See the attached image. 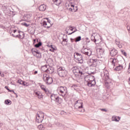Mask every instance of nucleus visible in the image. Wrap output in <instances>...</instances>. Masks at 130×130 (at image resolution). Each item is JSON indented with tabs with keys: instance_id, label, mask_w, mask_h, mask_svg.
Listing matches in <instances>:
<instances>
[{
	"instance_id": "f257e3e1",
	"label": "nucleus",
	"mask_w": 130,
	"mask_h": 130,
	"mask_svg": "<svg viewBox=\"0 0 130 130\" xmlns=\"http://www.w3.org/2000/svg\"><path fill=\"white\" fill-rule=\"evenodd\" d=\"M57 92L60 95V96L64 97V96L67 95V93H68V90L67 89L66 87L60 86L57 88Z\"/></svg>"
},
{
	"instance_id": "f03ea898",
	"label": "nucleus",
	"mask_w": 130,
	"mask_h": 130,
	"mask_svg": "<svg viewBox=\"0 0 130 130\" xmlns=\"http://www.w3.org/2000/svg\"><path fill=\"white\" fill-rule=\"evenodd\" d=\"M73 72L75 75L76 77H78L79 75L82 76L85 74V70L82 68H78L77 67H74L73 70Z\"/></svg>"
},
{
	"instance_id": "7ed1b4c3",
	"label": "nucleus",
	"mask_w": 130,
	"mask_h": 130,
	"mask_svg": "<svg viewBox=\"0 0 130 130\" xmlns=\"http://www.w3.org/2000/svg\"><path fill=\"white\" fill-rule=\"evenodd\" d=\"M43 119H44V114L42 111H38L37 113L36 121L40 123L42 122Z\"/></svg>"
},
{
	"instance_id": "20e7f679",
	"label": "nucleus",
	"mask_w": 130,
	"mask_h": 130,
	"mask_svg": "<svg viewBox=\"0 0 130 130\" xmlns=\"http://www.w3.org/2000/svg\"><path fill=\"white\" fill-rule=\"evenodd\" d=\"M43 79L45 83H46L47 85H50L52 84V83L53 82V80L52 79V77L49 76V75L46 74H44L43 75Z\"/></svg>"
},
{
	"instance_id": "39448f33",
	"label": "nucleus",
	"mask_w": 130,
	"mask_h": 130,
	"mask_svg": "<svg viewBox=\"0 0 130 130\" xmlns=\"http://www.w3.org/2000/svg\"><path fill=\"white\" fill-rule=\"evenodd\" d=\"M57 73L59 77H66L68 74V71L64 70V68L61 67L57 69Z\"/></svg>"
},
{
	"instance_id": "423d86ee",
	"label": "nucleus",
	"mask_w": 130,
	"mask_h": 130,
	"mask_svg": "<svg viewBox=\"0 0 130 130\" xmlns=\"http://www.w3.org/2000/svg\"><path fill=\"white\" fill-rule=\"evenodd\" d=\"M101 77L103 80H104L106 82L109 80V73L107 70H104L103 72L101 74Z\"/></svg>"
},
{
	"instance_id": "0eeeda50",
	"label": "nucleus",
	"mask_w": 130,
	"mask_h": 130,
	"mask_svg": "<svg viewBox=\"0 0 130 130\" xmlns=\"http://www.w3.org/2000/svg\"><path fill=\"white\" fill-rule=\"evenodd\" d=\"M74 58H76L77 59L79 63H83L84 62V60H83V56L82 55L78 52L74 53Z\"/></svg>"
},
{
	"instance_id": "6e6552de",
	"label": "nucleus",
	"mask_w": 130,
	"mask_h": 130,
	"mask_svg": "<svg viewBox=\"0 0 130 130\" xmlns=\"http://www.w3.org/2000/svg\"><path fill=\"white\" fill-rule=\"evenodd\" d=\"M50 97H51V100H53V101H55V102H57V103H58L59 104H60V103L62 102V100L54 94H51Z\"/></svg>"
},
{
	"instance_id": "1a4fd4ad",
	"label": "nucleus",
	"mask_w": 130,
	"mask_h": 130,
	"mask_svg": "<svg viewBox=\"0 0 130 130\" xmlns=\"http://www.w3.org/2000/svg\"><path fill=\"white\" fill-rule=\"evenodd\" d=\"M17 33H18V35H15L14 34H12V36L13 37H16L17 38L18 37V38L20 39H24V38H25V34L24 33V32L18 30L17 31Z\"/></svg>"
},
{
	"instance_id": "9d476101",
	"label": "nucleus",
	"mask_w": 130,
	"mask_h": 130,
	"mask_svg": "<svg viewBox=\"0 0 130 130\" xmlns=\"http://www.w3.org/2000/svg\"><path fill=\"white\" fill-rule=\"evenodd\" d=\"M82 53L87 55V56H91L92 55V51L87 48H84L81 50Z\"/></svg>"
},
{
	"instance_id": "9b49d317",
	"label": "nucleus",
	"mask_w": 130,
	"mask_h": 130,
	"mask_svg": "<svg viewBox=\"0 0 130 130\" xmlns=\"http://www.w3.org/2000/svg\"><path fill=\"white\" fill-rule=\"evenodd\" d=\"M86 85H87L88 87H94V86L96 85V81H95V78H93V79H91V80L86 83Z\"/></svg>"
},
{
	"instance_id": "f8f14e48",
	"label": "nucleus",
	"mask_w": 130,
	"mask_h": 130,
	"mask_svg": "<svg viewBox=\"0 0 130 130\" xmlns=\"http://www.w3.org/2000/svg\"><path fill=\"white\" fill-rule=\"evenodd\" d=\"M102 41V38H101V36L99 35H95V39L94 40V42L95 44H99L100 42Z\"/></svg>"
},
{
	"instance_id": "ddd939ff",
	"label": "nucleus",
	"mask_w": 130,
	"mask_h": 130,
	"mask_svg": "<svg viewBox=\"0 0 130 130\" xmlns=\"http://www.w3.org/2000/svg\"><path fill=\"white\" fill-rule=\"evenodd\" d=\"M110 61H111V63H112V66L113 68V69H114V67L116 66H117V63H118V60L116 58H112L110 60Z\"/></svg>"
},
{
	"instance_id": "4468645a",
	"label": "nucleus",
	"mask_w": 130,
	"mask_h": 130,
	"mask_svg": "<svg viewBox=\"0 0 130 130\" xmlns=\"http://www.w3.org/2000/svg\"><path fill=\"white\" fill-rule=\"evenodd\" d=\"M34 94L36 97H37L39 99L42 100V99L43 98V95H42L41 92H40V91H35Z\"/></svg>"
},
{
	"instance_id": "2eb2a0df",
	"label": "nucleus",
	"mask_w": 130,
	"mask_h": 130,
	"mask_svg": "<svg viewBox=\"0 0 130 130\" xmlns=\"http://www.w3.org/2000/svg\"><path fill=\"white\" fill-rule=\"evenodd\" d=\"M94 77L91 75H87L84 78L85 81L86 82V83H88V82H90L92 80H94Z\"/></svg>"
},
{
	"instance_id": "dca6fc26",
	"label": "nucleus",
	"mask_w": 130,
	"mask_h": 130,
	"mask_svg": "<svg viewBox=\"0 0 130 130\" xmlns=\"http://www.w3.org/2000/svg\"><path fill=\"white\" fill-rule=\"evenodd\" d=\"M98 55H100L101 57H102V55H103L104 53V49L102 48H99L96 50Z\"/></svg>"
},
{
	"instance_id": "f3484780",
	"label": "nucleus",
	"mask_w": 130,
	"mask_h": 130,
	"mask_svg": "<svg viewBox=\"0 0 130 130\" xmlns=\"http://www.w3.org/2000/svg\"><path fill=\"white\" fill-rule=\"evenodd\" d=\"M111 56H115V55H117V50L115 49H113L110 53Z\"/></svg>"
},
{
	"instance_id": "a211bd4d",
	"label": "nucleus",
	"mask_w": 130,
	"mask_h": 130,
	"mask_svg": "<svg viewBox=\"0 0 130 130\" xmlns=\"http://www.w3.org/2000/svg\"><path fill=\"white\" fill-rule=\"evenodd\" d=\"M48 69L47 71V74H53L54 72V69L53 67H50V66H48Z\"/></svg>"
},
{
	"instance_id": "6ab92c4d",
	"label": "nucleus",
	"mask_w": 130,
	"mask_h": 130,
	"mask_svg": "<svg viewBox=\"0 0 130 130\" xmlns=\"http://www.w3.org/2000/svg\"><path fill=\"white\" fill-rule=\"evenodd\" d=\"M46 10V5L43 4L40 6L39 10L41 12H44Z\"/></svg>"
},
{
	"instance_id": "aec40b11",
	"label": "nucleus",
	"mask_w": 130,
	"mask_h": 130,
	"mask_svg": "<svg viewBox=\"0 0 130 130\" xmlns=\"http://www.w3.org/2000/svg\"><path fill=\"white\" fill-rule=\"evenodd\" d=\"M98 59H90V62H92L93 64V66H94V67H96V66H97V64L98 63Z\"/></svg>"
},
{
	"instance_id": "412c9836",
	"label": "nucleus",
	"mask_w": 130,
	"mask_h": 130,
	"mask_svg": "<svg viewBox=\"0 0 130 130\" xmlns=\"http://www.w3.org/2000/svg\"><path fill=\"white\" fill-rule=\"evenodd\" d=\"M43 25L44 27H45V28H47V29H48V28H50L51 26H52V24H50L49 25V23H47V22L43 21Z\"/></svg>"
},
{
	"instance_id": "4be33fe9",
	"label": "nucleus",
	"mask_w": 130,
	"mask_h": 130,
	"mask_svg": "<svg viewBox=\"0 0 130 130\" xmlns=\"http://www.w3.org/2000/svg\"><path fill=\"white\" fill-rule=\"evenodd\" d=\"M115 42L117 45L119 47V48H122V45H121L122 43H120V41H119L118 39H116Z\"/></svg>"
},
{
	"instance_id": "5701e85b",
	"label": "nucleus",
	"mask_w": 130,
	"mask_h": 130,
	"mask_svg": "<svg viewBox=\"0 0 130 130\" xmlns=\"http://www.w3.org/2000/svg\"><path fill=\"white\" fill-rule=\"evenodd\" d=\"M40 87H41V88L42 89V90H43V91H44L45 92V93H46V94H48V93H49L48 89H47V88H46V86H45L44 85H41Z\"/></svg>"
},
{
	"instance_id": "b1692460",
	"label": "nucleus",
	"mask_w": 130,
	"mask_h": 130,
	"mask_svg": "<svg viewBox=\"0 0 130 130\" xmlns=\"http://www.w3.org/2000/svg\"><path fill=\"white\" fill-rule=\"evenodd\" d=\"M32 17V14L31 13H27L24 16V19L27 20V21H29L30 19H31V17Z\"/></svg>"
},
{
	"instance_id": "393cba45",
	"label": "nucleus",
	"mask_w": 130,
	"mask_h": 130,
	"mask_svg": "<svg viewBox=\"0 0 130 130\" xmlns=\"http://www.w3.org/2000/svg\"><path fill=\"white\" fill-rule=\"evenodd\" d=\"M53 2L56 6H59L61 4L62 0H53Z\"/></svg>"
},
{
	"instance_id": "a878e982",
	"label": "nucleus",
	"mask_w": 130,
	"mask_h": 130,
	"mask_svg": "<svg viewBox=\"0 0 130 130\" xmlns=\"http://www.w3.org/2000/svg\"><path fill=\"white\" fill-rule=\"evenodd\" d=\"M41 70L42 72H44L45 73H47V70H48V66H47V65L43 66L41 68Z\"/></svg>"
},
{
	"instance_id": "bb28decb",
	"label": "nucleus",
	"mask_w": 130,
	"mask_h": 130,
	"mask_svg": "<svg viewBox=\"0 0 130 130\" xmlns=\"http://www.w3.org/2000/svg\"><path fill=\"white\" fill-rule=\"evenodd\" d=\"M123 69V66L119 64L118 66L116 67L115 69V71H121V70Z\"/></svg>"
},
{
	"instance_id": "cd10ccee",
	"label": "nucleus",
	"mask_w": 130,
	"mask_h": 130,
	"mask_svg": "<svg viewBox=\"0 0 130 130\" xmlns=\"http://www.w3.org/2000/svg\"><path fill=\"white\" fill-rule=\"evenodd\" d=\"M79 103H80L81 106H78V111H80V112H84L85 110H80L81 108H83V102H79Z\"/></svg>"
},
{
	"instance_id": "c85d7f7f",
	"label": "nucleus",
	"mask_w": 130,
	"mask_h": 130,
	"mask_svg": "<svg viewBox=\"0 0 130 130\" xmlns=\"http://www.w3.org/2000/svg\"><path fill=\"white\" fill-rule=\"evenodd\" d=\"M49 47H50V51H51L52 52H53L54 51V50H56V48L55 47V46H53L52 45H51L50 46H49Z\"/></svg>"
},
{
	"instance_id": "c756f323",
	"label": "nucleus",
	"mask_w": 130,
	"mask_h": 130,
	"mask_svg": "<svg viewBox=\"0 0 130 130\" xmlns=\"http://www.w3.org/2000/svg\"><path fill=\"white\" fill-rule=\"evenodd\" d=\"M112 119L114 121L118 122V121H119V120H120V117H112Z\"/></svg>"
},
{
	"instance_id": "7c9ffc66",
	"label": "nucleus",
	"mask_w": 130,
	"mask_h": 130,
	"mask_svg": "<svg viewBox=\"0 0 130 130\" xmlns=\"http://www.w3.org/2000/svg\"><path fill=\"white\" fill-rule=\"evenodd\" d=\"M5 103L7 105H11L12 104V101H11L10 100H6L5 101Z\"/></svg>"
},
{
	"instance_id": "2f4dec72",
	"label": "nucleus",
	"mask_w": 130,
	"mask_h": 130,
	"mask_svg": "<svg viewBox=\"0 0 130 130\" xmlns=\"http://www.w3.org/2000/svg\"><path fill=\"white\" fill-rule=\"evenodd\" d=\"M31 52H32V54H34V55H35L37 53L39 52L38 50L36 49H32L31 50Z\"/></svg>"
},
{
	"instance_id": "473e14b6",
	"label": "nucleus",
	"mask_w": 130,
	"mask_h": 130,
	"mask_svg": "<svg viewBox=\"0 0 130 130\" xmlns=\"http://www.w3.org/2000/svg\"><path fill=\"white\" fill-rule=\"evenodd\" d=\"M71 7V8H69V11H70V12H73L74 11V8H75V6H74L73 5L70 4V5H69Z\"/></svg>"
},
{
	"instance_id": "72a5a7b5",
	"label": "nucleus",
	"mask_w": 130,
	"mask_h": 130,
	"mask_svg": "<svg viewBox=\"0 0 130 130\" xmlns=\"http://www.w3.org/2000/svg\"><path fill=\"white\" fill-rule=\"evenodd\" d=\"M41 45H42V43H41V42H39L38 44L35 45V47H36L37 48H38V47H40Z\"/></svg>"
},
{
	"instance_id": "f704fd0d",
	"label": "nucleus",
	"mask_w": 130,
	"mask_h": 130,
	"mask_svg": "<svg viewBox=\"0 0 130 130\" xmlns=\"http://www.w3.org/2000/svg\"><path fill=\"white\" fill-rule=\"evenodd\" d=\"M35 56H36V57H37L38 58H41V53L39 52L38 53H37V54H36Z\"/></svg>"
},
{
	"instance_id": "c9c22d12",
	"label": "nucleus",
	"mask_w": 130,
	"mask_h": 130,
	"mask_svg": "<svg viewBox=\"0 0 130 130\" xmlns=\"http://www.w3.org/2000/svg\"><path fill=\"white\" fill-rule=\"evenodd\" d=\"M5 89H6V90H8V92H13V93H14V94H15V95H17V93L16 92H15V91L14 90H10V89H9L8 86H5Z\"/></svg>"
},
{
	"instance_id": "e433bc0d",
	"label": "nucleus",
	"mask_w": 130,
	"mask_h": 130,
	"mask_svg": "<svg viewBox=\"0 0 130 130\" xmlns=\"http://www.w3.org/2000/svg\"><path fill=\"white\" fill-rule=\"evenodd\" d=\"M81 36H79L78 37H77L76 38H75V42H79V41H81Z\"/></svg>"
},
{
	"instance_id": "4c0bfd02",
	"label": "nucleus",
	"mask_w": 130,
	"mask_h": 130,
	"mask_svg": "<svg viewBox=\"0 0 130 130\" xmlns=\"http://www.w3.org/2000/svg\"><path fill=\"white\" fill-rule=\"evenodd\" d=\"M38 128H39V129H40V130H44V127H43V125H42V124H40L38 126Z\"/></svg>"
},
{
	"instance_id": "58836bf2",
	"label": "nucleus",
	"mask_w": 130,
	"mask_h": 130,
	"mask_svg": "<svg viewBox=\"0 0 130 130\" xmlns=\"http://www.w3.org/2000/svg\"><path fill=\"white\" fill-rule=\"evenodd\" d=\"M95 38H96V36H94V35H92L91 36V41H93V42H95Z\"/></svg>"
},
{
	"instance_id": "ea45409f",
	"label": "nucleus",
	"mask_w": 130,
	"mask_h": 130,
	"mask_svg": "<svg viewBox=\"0 0 130 130\" xmlns=\"http://www.w3.org/2000/svg\"><path fill=\"white\" fill-rule=\"evenodd\" d=\"M120 51L122 53V54H123V55H124V56H126L127 54H126V52H125L124 50H120Z\"/></svg>"
},
{
	"instance_id": "a19ab883",
	"label": "nucleus",
	"mask_w": 130,
	"mask_h": 130,
	"mask_svg": "<svg viewBox=\"0 0 130 130\" xmlns=\"http://www.w3.org/2000/svg\"><path fill=\"white\" fill-rule=\"evenodd\" d=\"M74 30V31H73L72 32H71L70 34H68V35H72V34H73V33H75V32H77V31H78V30L77 29V28H76L75 27Z\"/></svg>"
},
{
	"instance_id": "79ce46f5",
	"label": "nucleus",
	"mask_w": 130,
	"mask_h": 130,
	"mask_svg": "<svg viewBox=\"0 0 130 130\" xmlns=\"http://www.w3.org/2000/svg\"><path fill=\"white\" fill-rule=\"evenodd\" d=\"M23 81H22L21 80H18L17 81V83H18V84H20V85H22L23 84Z\"/></svg>"
},
{
	"instance_id": "37998d69",
	"label": "nucleus",
	"mask_w": 130,
	"mask_h": 130,
	"mask_svg": "<svg viewBox=\"0 0 130 130\" xmlns=\"http://www.w3.org/2000/svg\"><path fill=\"white\" fill-rule=\"evenodd\" d=\"M23 86H25V87H27L28 86V83H27V82L23 81L22 82V84Z\"/></svg>"
},
{
	"instance_id": "c03bdc74",
	"label": "nucleus",
	"mask_w": 130,
	"mask_h": 130,
	"mask_svg": "<svg viewBox=\"0 0 130 130\" xmlns=\"http://www.w3.org/2000/svg\"><path fill=\"white\" fill-rule=\"evenodd\" d=\"M47 23H49V25H52V23H51V21H50V20L48 19V18H47Z\"/></svg>"
},
{
	"instance_id": "a18cd8bd",
	"label": "nucleus",
	"mask_w": 130,
	"mask_h": 130,
	"mask_svg": "<svg viewBox=\"0 0 130 130\" xmlns=\"http://www.w3.org/2000/svg\"><path fill=\"white\" fill-rule=\"evenodd\" d=\"M85 41H86V42H87V43H89L90 42V40H89V38H86Z\"/></svg>"
},
{
	"instance_id": "49530a36",
	"label": "nucleus",
	"mask_w": 130,
	"mask_h": 130,
	"mask_svg": "<svg viewBox=\"0 0 130 130\" xmlns=\"http://www.w3.org/2000/svg\"><path fill=\"white\" fill-rule=\"evenodd\" d=\"M23 26H25V27H29L30 26L29 24H28L26 23H23Z\"/></svg>"
},
{
	"instance_id": "de8ad7c7",
	"label": "nucleus",
	"mask_w": 130,
	"mask_h": 130,
	"mask_svg": "<svg viewBox=\"0 0 130 130\" xmlns=\"http://www.w3.org/2000/svg\"><path fill=\"white\" fill-rule=\"evenodd\" d=\"M77 7H75L74 6V8H73V13H75V12H76L77 11Z\"/></svg>"
},
{
	"instance_id": "09e8293b",
	"label": "nucleus",
	"mask_w": 130,
	"mask_h": 130,
	"mask_svg": "<svg viewBox=\"0 0 130 130\" xmlns=\"http://www.w3.org/2000/svg\"><path fill=\"white\" fill-rule=\"evenodd\" d=\"M70 29L71 31H73V30H74L75 29V27L74 26H70Z\"/></svg>"
},
{
	"instance_id": "8fccbe9b",
	"label": "nucleus",
	"mask_w": 130,
	"mask_h": 130,
	"mask_svg": "<svg viewBox=\"0 0 130 130\" xmlns=\"http://www.w3.org/2000/svg\"><path fill=\"white\" fill-rule=\"evenodd\" d=\"M0 75L1 77H5V74L4 73H1V72H0Z\"/></svg>"
},
{
	"instance_id": "3c124183",
	"label": "nucleus",
	"mask_w": 130,
	"mask_h": 130,
	"mask_svg": "<svg viewBox=\"0 0 130 130\" xmlns=\"http://www.w3.org/2000/svg\"><path fill=\"white\" fill-rule=\"evenodd\" d=\"M101 111H104L105 112H106V111H107V110H106V109H102Z\"/></svg>"
},
{
	"instance_id": "603ef678",
	"label": "nucleus",
	"mask_w": 130,
	"mask_h": 130,
	"mask_svg": "<svg viewBox=\"0 0 130 130\" xmlns=\"http://www.w3.org/2000/svg\"><path fill=\"white\" fill-rule=\"evenodd\" d=\"M75 40H76L75 39H72V38L71 39V42H74Z\"/></svg>"
},
{
	"instance_id": "864d4df0",
	"label": "nucleus",
	"mask_w": 130,
	"mask_h": 130,
	"mask_svg": "<svg viewBox=\"0 0 130 130\" xmlns=\"http://www.w3.org/2000/svg\"><path fill=\"white\" fill-rule=\"evenodd\" d=\"M127 29L128 31L130 30V27H129V26H127Z\"/></svg>"
},
{
	"instance_id": "5fc2aeb1",
	"label": "nucleus",
	"mask_w": 130,
	"mask_h": 130,
	"mask_svg": "<svg viewBox=\"0 0 130 130\" xmlns=\"http://www.w3.org/2000/svg\"><path fill=\"white\" fill-rule=\"evenodd\" d=\"M64 113H66V112H64V111H62L61 112V114H64Z\"/></svg>"
},
{
	"instance_id": "6e6d98bb",
	"label": "nucleus",
	"mask_w": 130,
	"mask_h": 130,
	"mask_svg": "<svg viewBox=\"0 0 130 130\" xmlns=\"http://www.w3.org/2000/svg\"><path fill=\"white\" fill-rule=\"evenodd\" d=\"M127 73H128V74H130V68L129 67L128 69Z\"/></svg>"
},
{
	"instance_id": "4d7b16f0",
	"label": "nucleus",
	"mask_w": 130,
	"mask_h": 130,
	"mask_svg": "<svg viewBox=\"0 0 130 130\" xmlns=\"http://www.w3.org/2000/svg\"><path fill=\"white\" fill-rule=\"evenodd\" d=\"M63 41L64 42H67L66 39H63Z\"/></svg>"
},
{
	"instance_id": "13d9d810",
	"label": "nucleus",
	"mask_w": 130,
	"mask_h": 130,
	"mask_svg": "<svg viewBox=\"0 0 130 130\" xmlns=\"http://www.w3.org/2000/svg\"><path fill=\"white\" fill-rule=\"evenodd\" d=\"M38 71H35L34 72V75H36V74H38Z\"/></svg>"
},
{
	"instance_id": "bf43d9fd",
	"label": "nucleus",
	"mask_w": 130,
	"mask_h": 130,
	"mask_svg": "<svg viewBox=\"0 0 130 130\" xmlns=\"http://www.w3.org/2000/svg\"><path fill=\"white\" fill-rule=\"evenodd\" d=\"M17 32V30H13V33H16Z\"/></svg>"
},
{
	"instance_id": "052dcab7",
	"label": "nucleus",
	"mask_w": 130,
	"mask_h": 130,
	"mask_svg": "<svg viewBox=\"0 0 130 130\" xmlns=\"http://www.w3.org/2000/svg\"><path fill=\"white\" fill-rule=\"evenodd\" d=\"M79 101H76L75 103V104H78V103H79Z\"/></svg>"
},
{
	"instance_id": "680f3d73",
	"label": "nucleus",
	"mask_w": 130,
	"mask_h": 130,
	"mask_svg": "<svg viewBox=\"0 0 130 130\" xmlns=\"http://www.w3.org/2000/svg\"><path fill=\"white\" fill-rule=\"evenodd\" d=\"M56 124V125H60V124L59 122H57V124Z\"/></svg>"
},
{
	"instance_id": "e2e57ef3",
	"label": "nucleus",
	"mask_w": 130,
	"mask_h": 130,
	"mask_svg": "<svg viewBox=\"0 0 130 130\" xmlns=\"http://www.w3.org/2000/svg\"><path fill=\"white\" fill-rule=\"evenodd\" d=\"M30 29H34L33 27H30Z\"/></svg>"
},
{
	"instance_id": "0e129e2a",
	"label": "nucleus",
	"mask_w": 130,
	"mask_h": 130,
	"mask_svg": "<svg viewBox=\"0 0 130 130\" xmlns=\"http://www.w3.org/2000/svg\"><path fill=\"white\" fill-rule=\"evenodd\" d=\"M128 82H129L130 81V78L128 79Z\"/></svg>"
},
{
	"instance_id": "69168bd1",
	"label": "nucleus",
	"mask_w": 130,
	"mask_h": 130,
	"mask_svg": "<svg viewBox=\"0 0 130 130\" xmlns=\"http://www.w3.org/2000/svg\"><path fill=\"white\" fill-rule=\"evenodd\" d=\"M129 84L130 85V81H128Z\"/></svg>"
},
{
	"instance_id": "338daca9",
	"label": "nucleus",
	"mask_w": 130,
	"mask_h": 130,
	"mask_svg": "<svg viewBox=\"0 0 130 130\" xmlns=\"http://www.w3.org/2000/svg\"><path fill=\"white\" fill-rule=\"evenodd\" d=\"M69 2H71V1H72V0H68Z\"/></svg>"
},
{
	"instance_id": "774afa93",
	"label": "nucleus",
	"mask_w": 130,
	"mask_h": 130,
	"mask_svg": "<svg viewBox=\"0 0 130 130\" xmlns=\"http://www.w3.org/2000/svg\"><path fill=\"white\" fill-rule=\"evenodd\" d=\"M129 33H130V29H129Z\"/></svg>"
}]
</instances>
